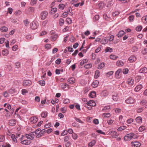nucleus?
Segmentation results:
<instances>
[{"instance_id": "1", "label": "nucleus", "mask_w": 147, "mask_h": 147, "mask_svg": "<svg viewBox=\"0 0 147 147\" xmlns=\"http://www.w3.org/2000/svg\"><path fill=\"white\" fill-rule=\"evenodd\" d=\"M136 136L134 134H128L126 135L124 138V140L125 141H127L129 140H131L132 138H135Z\"/></svg>"}, {"instance_id": "2", "label": "nucleus", "mask_w": 147, "mask_h": 147, "mask_svg": "<svg viewBox=\"0 0 147 147\" xmlns=\"http://www.w3.org/2000/svg\"><path fill=\"white\" fill-rule=\"evenodd\" d=\"M48 15L47 11H45L42 12L40 14V18L42 20L45 19Z\"/></svg>"}, {"instance_id": "3", "label": "nucleus", "mask_w": 147, "mask_h": 147, "mask_svg": "<svg viewBox=\"0 0 147 147\" xmlns=\"http://www.w3.org/2000/svg\"><path fill=\"white\" fill-rule=\"evenodd\" d=\"M125 102L127 103L131 104L134 103L135 102V100L132 97H130L125 100Z\"/></svg>"}, {"instance_id": "4", "label": "nucleus", "mask_w": 147, "mask_h": 147, "mask_svg": "<svg viewBox=\"0 0 147 147\" xmlns=\"http://www.w3.org/2000/svg\"><path fill=\"white\" fill-rule=\"evenodd\" d=\"M34 134L35 133L32 132L29 134H26V137L28 139L32 140L34 139V136H35Z\"/></svg>"}, {"instance_id": "5", "label": "nucleus", "mask_w": 147, "mask_h": 147, "mask_svg": "<svg viewBox=\"0 0 147 147\" xmlns=\"http://www.w3.org/2000/svg\"><path fill=\"white\" fill-rule=\"evenodd\" d=\"M38 23L34 21L32 22L30 24L31 28L33 30L36 29L38 27Z\"/></svg>"}, {"instance_id": "6", "label": "nucleus", "mask_w": 147, "mask_h": 147, "mask_svg": "<svg viewBox=\"0 0 147 147\" xmlns=\"http://www.w3.org/2000/svg\"><path fill=\"white\" fill-rule=\"evenodd\" d=\"M32 84V82L29 80H26L23 81V85L24 86H29Z\"/></svg>"}, {"instance_id": "7", "label": "nucleus", "mask_w": 147, "mask_h": 147, "mask_svg": "<svg viewBox=\"0 0 147 147\" xmlns=\"http://www.w3.org/2000/svg\"><path fill=\"white\" fill-rule=\"evenodd\" d=\"M86 105L88 106L93 107L95 106L96 105V104L95 102L92 100H90L87 103ZM86 104L85 105V106L86 107Z\"/></svg>"}, {"instance_id": "8", "label": "nucleus", "mask_w": 147, "mask_h": 147, "mask_svg": "<svg viewBox=\"0 0 147 147\" xmlns=\"http://www.w3.org/2000/svg\"><path fill=\"white\" fill-rule=\"evenodd\" d=\"M40 128H38L37 129H36L34 132L35 133V135H36V137L37 138H38L41 136V135L40 134Z\"/></svg>"}, {"instance_id": "9", "label": "nucleus", "mask_w": 147, "mask_h": 147, "mask_svg": "<svg viewBox=\"0 0 147 147\" xmlns=\"http://www.w3.org/2000/svg\"><path fill=\"white\" fill-rule=\"evenodd\" d=\"M35 8L34 7H30L27 10L26 13L28 14H30L31 13H33L34 11Z\"/></svg>"}, {"instance_id": "10", "label": "nucleus", "mask_w": 147, "mask_h": 147, "mask_svg": "<svg viewBox=\"0 0 147 147\" xmlns=\"http://www.w3.org/2000/svg\"><path fill=\"white\" fill-rule=\"evenodd\" d=\"M31 143V140H24L21 142V144L26 145H29Z\"/></svg>"}, {"instance_id": "11", "label": "nucleus", "mask_w": 147, "mask_h": 147, "mask_svg": "<svg viewBox=\"0 0 147 147\" xmlns=\"http://www.w3.org/2000/svg\"><path fill=\"white\" fill-rule=\"evenodd\" d=\"M16 121L15 119H12L9 120V125L11 126H13L15 125L16 123Z\"/></svg>"}, {"instance_id": "12", "label": "nucleus", "mask_w": 147, "mask_h": 147, "mask_svg": "<svg viewBox=\"0 0 147 147\" xmlns=\"http://www.w3.org/2000/svg\"><path fill=\"white\" fill-rule=\"evenodd\" d=\"M132 146L133 147H139L141 144L138 142H135L134 143H131Z\"/></svg>"}, {"instance_id": "13", "label": "nucleus", "mask_w": 147, "mask_h": 147, "mask_svg": "<svg viewBox=\"0 0 147 147\" xmlns=\"http://www.w3.org/2000/svg\"><path fill=\"white\" fill-rule=\"evenodd\" d=\"M67 81L69 83L73 84L75 83V80L74 78L71 77L68 79Z\"/></svg>"}, {"instance_id": "14", "label": "nucleus", "mask_w": 147, "mask_h": 147, "mask_svg": "<svg viewBox=\"0 0 147 147\" xmlns=\"http://www.w3.org/2000/svg\"><path fill=\"white\" fill-rule=\"evenodd\" d=\"M30 121L32 123H36L38 121V118L36 117H31L30 119Z\"/></svg>"}, {"instance_id": "15", "label": "nucleus", "mask_w": 147, "mask_h": 147, "mask_svg": "<svg viewBox=\"0 0 147 147\" xmlns=\"http://www.w3.org/2000/svg\"><path fill=\"white\" fill-rule=\"evenodd\" d=\"M99 83L98 81L95 80L92 83V85L94 88H95L98 86Z\"/></svg>"}, {"instance_id": "16", "label": "nucleus", "mask_w": 147, "mask_h": 147, "mask_svg": "<svg viewBox=\"0 0 147 147\" xmlns=\"http://www.w3.org/2000/svg\"><path fill=\"white\" fill-rule=\"evenodd\" d=\"M134 81L133 79L131 78H129L127 79V82L128 84L133 85L134 84Z\"/></svg>"}, {"instance_id": "17", "label": "nucleus", "mask_w": 147, "mask_h": 147, "mask_svg": "<svg viewBox=\"0 0 147 147\" xmlns=\"http://www.w3.org/2000/svg\"><path fill=\"white\" fill-rule=\"evenodd\" d=\"M136 60V57L134 55H132L130 57L129 59V60L130 62L132 63L135 61Z\"/></svg>"}, {"instance_id": "18", "label": "nucleus", "mask_w": 147, "mask_h": 147, "mask_svg": "<svg viewBox=\"0 0 147 147\" xmlns=\"http://www.w3.org/2000/svg\"><path fill=\"white\" fill-rule=\"evenodd\" d=\"M142 86L141 84L137 85L135 88V91L136 92H138L142 88Z\"/></svg>"}, {"instance_id": "19", "label": "nucleus", "mask_w": 147, "mask_h": 147, "mask_svg": "<svg viewBox=\"0 0 147 147\" xmlns=\"http://www.w3.org/2000/svg\"><path fill=\"white\" fill-rule=\"evenodd\" d=\"M125 33V32L123 30H121L118 32V34H117V36L118 37H121Z\"/></svg>"}, {"instance_id": "20", "label": "nucleus", "mask_w": 147, "mask_h": 147, "mask_svg": "<svg viewBox=\"0 0 147 147\" xmlns=\"http://www.w3.org/2000/svg\"><path fill=\"white\" fill-rule=\"evenodd\" d=\"M121 71V69H118L115 72V76L117 78H119L120 77L119 74L120 72Z\"/></svg>"}, {"instance_id": "21", "label": "nucleus", "mask_w": 147, "mask_h": 147, "mask_svg": "<svg viewBox=\"0 0 147 147\" xmlns=\"http://www.w3.org/2000/svg\"><path fill=\"white\" fill-rule=\"evenodd\" d=\"M139 72L142 73H146L147 72V68L146 67L142 68L139 70Z\"/></svg>"}, {"instance_id": "22", "label": "nucleus", "mask_w": 147, "mask_h": 147, "mask_svg": "<svg viewBox=\"0 0 147 147\" xmlns=\"http://www.w3.org/2000/svg\"><path fill=\"white\" fill-rule=\"evenodd\" d=\"M136 121L138 123H141L142 122V119L140 117H138L136 118Z\"/></svg>"}, {"instance_id": "23", "label": "nucleus", "mask_w": 147, "mask_h": 147, "mask_svg": "<svg viewBox=\"0 0 147 147\" xmlns=\"http://www.w3.org/2000/svg\"><path fill=\"white\" fill-rule=\"evenodd\" d=\"M108 92L106 90L103 91L101 93L102 96H106L108 95Z\"/></svg>"}, {"instance_id": "24", "label": "nucleus", "mask_w": 147, "mask_h": 147, "mask_svg": "<svg viewBox=\"0 0 147 147\" xmlns=\"http://www.w3.org/2000/svg\"><path fill=\"white\" fill-rule=\"evenodd\" d=\"M96 141L95 140H93L91 142H90L88 144V146L89 147H92L96 143Z\"/></svg>"}, {"instance_id": "25", "label": "nucleus", "mask_w": 147, "mask_h": 147, "mask_svg": "<svg viewBox=\"0 0 147 147\" xmlns=\"http://www.w3.org/2000/svg\"><path fill=\"white\" fill-rule=\"evenodd\" d=\"M58 36L57 34H55L51 37V39L52 41H54L56 40L57 38H58Z\"/></svg>"}, {"instance_id": "26", "label": "nucleus", "mask_w": 147, "mask_h": 147, "mask_svg": "<svg viewBox=\"0 0 147 147\" xmlns=\"http://www.w3.org/2000/svg\"><path fill=\"white\" fill-rule=\"evenodd\" d=\"M96 95V93L95 92L92 91L90 93L89 95V96L91 98H93Z\"/></svg>"}, {"instance_id": "27", "label": "nucleus", "mask_w": 147, "mask_h": 147, "mask_svg": "<svg viewBox=\"0 0 147 147\" xmlns=\"http://www.w3.org/2000/svg\"><path fill=\"white\" fill-rule=\"evenodd\" d=\"M108 39L106 38L102 40L101 41V42L102 44H106L108 42Z\"/></svg>"}, {"instance_id": "28", "label": "nucleus", "mask_w": 147, "mask_h": 147, "mask_svg": "<svg viewBox=\"0 0 147 147\" xmlns=\"http://www.w3.org/2000/svg\"><path fill=\"white\" fill-rule=\"evenodd\" d=\"M0 30L2 32H5L7 31L8 28L6 26H3L1 28Z\"/></svg>"}, {"instance_id": "29", "label": "nucleus", "mask_w": 147, "mask_h": 147, "mask_svg": "<svg viewBox=\"0 0 147 147\" xmlns=\"http://www.w3.org/2000/svg\"><path fill=\"white\" fill-rule=\"evenodd\" d=\"M116 65L117 66H120L124 65V63L121 61H119L117 62Z\"/></svg>"}, {"instance_id": "30", "label": "nucleus", "mask_w": 147, "mask_h": 147, "mask_svg": "<svg viewBox=\"0 0 147 147\" xmlns=\"http://www.w3.org/2000/svg\"><path fill=\"white\" fill-rule=\"evenodd\" d=\"M100 72L98 70H97L95 73V74L94 76V78L96 79L97 78L100 76Z\"/></svg>"}, {"instance_id": "31", "label": "nucleus", "mask_w": 147, "mask_h": 147, "mask_svg": "<svg viewBox=\"0 0 147 147\" xmlns=\"http://www.w3.org/2000/svg\"><path fill=\"white\" fill-rule=\"evenodd\" d=\"M47 112L46 111L42 112L41 114V116L42 118H45L47 116Z\"/></svg>"}, {"instance_id": "32", "label": "nucleus", "mask_w": 147, "mask_h": 147, "mask_svg": "<svg viewBox=\"0 0 147 147\" xmlns=\"http://www.w3.org/2000/svg\"><path fill=\"white\" fill-rule=\"evenodd\" d=\"M105 66V64L102 63L100 64L98 67V68L99 69H101L103 68Z\"/></svg>"}, {"instance_id": "33", "label": "nucleus", "mask_w": 147, "mask_h": 147, "mask_svg": "<svg viewBox=\"0 0 147 147\" xmlns=\"http://www.w3.org/2000/svg\"><path fill=\"white\" fill-rule=\"evenodd\" d=\"M2 54L3 55L6 56L8 54V51L7 50H3L2 52Z\"/></svg>"}, {"instance_id": "34", "label": "nucleus", "mask_w": 147, "mask_h": 147, "mask_svg": "<svg viewBox=\"0 0 147 147\" xmlns=\"http://www.w3.org/2000/svg\"><path fill=\"white\" fill-rule=\"evenodd\" d=\"M105 52L107 53L108 52H111L113 51V49L112 48L109 47H107L106 49H105Z\"/></svg>"}, {"instance_id": "35", "label": "nucleus", "mask_w": 147, "mask_h": 147, "mask_svg": "<svg viewBox=\"0 0 147 147\" xmlns=\"http://www.w3.org/2000/svg\"><path fill=\"white\" fill-rule=\"evenodd\" d=\"M118 94L113 95L112 96V99L115 101H117L118 99Z\"/></svg>"}, {"instance_id": "36", "label": "nucleus", "mask_w": 147, "mask_h": 147, "mask_svg": "<svg viewBox=\"0 0 147 147\" xmlns=\"http://www.w3.org/2000/svg\"><path fill=\"white\" fill-rule=\"evenodd\" d=\"M64 20L63 18H61L59 20V24L61 26H62L64 24Z\"/></svg>"}, {"instance_id": "37", "label": "nucleus", "mask_w": 147, "mask_h": 147, "mask_svg": "<svg viewBox=\"0 0 147 147\" xmlns=\"http://www.w3.org/2000/svg\"><path fill=\"white\" fill-rule=\"evenodd\" d=\"M147 100H143L140 102V104L142 105H145Z\"/></svg>"}, {"instance_id": "38", "label": "nucleus", "mask_w": 147, "mask_h": 147, "mask_svg": "<svg viewBox=\"0 0 147 147\" xmlns=\"http://www.w3.org/2000/svg\"><path fill=\"white\" fill-rule=\"evenodd\" d=\"M142 20L143 22L144 23H147V16H146L143 17L142 18Z\"/></svg>"}, {"instance_id": "39", "label": "nucleus", "mask_w": 147, "mask_h": 147, "mask_svg": "<svg viewBox=\"0 0 147 147\" xmlns=\"http://www.w3.org/2000/svg\"><path fill=\"white\" fill-rule=\"evenodd\" d=\"M110 109V106H106L104 107L102 109V111L103 112H106L109 109Z\"/></svg>"}, {"instance_id": "40", "label": "nucleus", "mask_w": 147, "mask_h": 147, "mask_svg": "<svg viewBox=\"0 0 147 147\" xmlns=\"http://www.w3.org/2000/svg\"><path fill=\"white\" fill-rule=\"evenodd\" d=\"M145 129V127L144 126H140L139 128V131L140 132H142L144 131Z\"/></svg>"}, {"instance_id": "41", "label": "nucleus", "mask_w": 147, "mask_h": 147, "mask_svg": "<svg viewBox=\"0 0 147 147\" xmlns=\"http://www.w3.org/2000/svg\"><path fill=\"white\" fill-rule=\"evenodd\" d=\"M102 116L104 117H109L111 116V115L109 113H104L102 114Z\"/></svg>"}, {"instance_id": "42", "label": "nucleus", "mask_w": 147, "mask_h": 147, "mask_svg": "<svg viewBox=\"0 0 147 147\" xmlns=\"http://www.w3.org/2000/svg\"><path fill=\"white\" fill-rule=\"evenodd\" d=\"M110 58L112 59L115 60L117 59L118 58V56L115 55H110Z\"/></svg>"}, {"instance_id": "43", "label": "nucleus", "mask_w": 147, "mask_h": 147, "mask_svg": "<svg viewBox=\"0 0 147 147\" xmlns=\"http://www.w3.org/2000/svg\"><path fill=\"white\" fill-rule=\"evenodd\" d=\"M104 3L102 2H100L98 4V6L100 8L102 9L104 6Z\"/></svg>"}, {"instance_id": "44", "label": "nucleus", "mask_w": 147, "mask_h": 147, "mask_svg": "<svg viewBox=\"0 0 147 147\" xmlns=\"http://www.w3.org/2000/svg\"><path fill=\"white\" fill-rule=\"evenodd\" d=\"M51 47V45L50 44H47L45 46V48L46 49H48Z\"/></svg>"}, {"instance_id": "45", "label": "nucleus", "mask_w": 147, "mask_h": 147, "mask_svg": "<svg viewBox=\"0 0 147 147\" xmlns=\"http://www.w3.org/2000/svg\"><path fill=\"white\" fill-rule=\"evenodd\" d=\"M92 67V64H89L87 65H84V67L86 69H88Z\"/></svg>"}, {"instance_id": "46", "label": "nucleus", "mask_w": 147, "mask_h": 147, "mask_svg": "<svg viewBox=\"0 0 147 147\" xmlns=\"http://www.w3.org/2000/svg\"><path fill=\"white\" fill-rule=\"evenodd\" d=\"M23 22L24 23V24L26 26H27L29 24L30 22L28 21V19H26L24 20Z\"/></svg>"}, {"instance_id": "47", "label": "nucleus", "mask_w": 147, "mask_h": 147, "mask_svg": "<svg viewBox=\"0 0 147 147\" xmlns=\"http://www.w3.org/2000/svg\"><path fill=\"white\" fill-rule=\"evenodd\" d=\"M65 7V5L63 4H60L59 5V8L61 9H63Z\"/></svg>"}, {"instance_id": "48", "label": "nucleus", "mask_w": 147, "mask_h": 147, "mask_svg": "<svg viewBox=\"0 0 147 147\" xmlns=\"http://www.w3.org/2000/svg\"><path fill=\"white\" fill-rule=\"evenodd\" d=\"M67 85V84L66 83H63L61 84V87L63 89H64L66 88Z\"/></svg>"}, {"instance_id": "49", "label": "nucleus", "mask_w": 147, "mask_h": 147, "mask_svg": "<svg viewBox=\"0 0 147 147\" xmlns=\"http://www.w3.org/2000/svg\"><path fill=\"white\" fill-rule=\"evenodd\" d=\"M72 136L74 140L76 139L78 137L77 134L75 133H73L72 134Z\"/></svg>"}, {"instance_id": "50", "label": "nucleus", "mask_w": 147, "mask_h": 147, "mask_svg": "<svg viewBox=\"0 0 147 147\" xmlns=\"http://www.w3.org/2000/svg\"><path fill=\"white\" fill-rule=\"evenodd\" d=\"M66 22L68 24H70L72 22V20L71 19L69 18H67L66 20Z\"/></svg>"}, {"instance_id": "51", "label": "nucleus", "mask_w": 147, "mask_h": 147, "mask_svg": "<svg viewBox=\"0 0 147 147\" xmlns=\"http://www.w3.org/2000/svg\"><path fill=\"white\" fill-rule=\"evenodd\" d=\"M38 82L39 84L42 86H44L45 85V82L44 80L39 81Z\"/></svg>"}, {"instance_id": "52", "label": "nucleus", "mask_w": 147, "mask_h": 147, "mask_svg": "<svg viewBox=\"0 0 147 147\" xmlns=\"http://www.w3.org/2000/svg\"><path fill=\"white\" fill-rule=\"evenodd\" d=\"M126 128V127L125 126H121L119 128L117 129V130L118 131H121L122 130H124Z\"/></svg>"}, {"instance_id": "53", "label": "nucleus", "mask_w": 147, "mask_h": 147, "mask_svg": "<svg viewBox=\"0 0 147 147\" xmlns=\"http://www.w3.org/2000/svg\"><path fill=\"white\" fill-rule=\"evenodd\" d=\"M113 71H109L106 74V75L107 76L109 77L113 74Z\"/></svg>"}, {"instance_id": "54", "label": "nucleus", "mask_w": 147, "mask_h": 147, "mask_svg": "<svg viewBox=\"0 0 147 147\" xmlns=\"http://www.w3.org/2000/svg\"><path fill=\"white\" fill-rule=\"evenodd\" d=\"M11 138L15 142H17V140L15 137V135L13 134H12L11 136Z\"/></svg>"}, {"instance_id": "55", "label": "nucleus", "mask_w": 147, "mask_h": 147, "mask_svg": "<svg viewBox=\"0 0 147 147\" xmlns=\"http://www.w3.org/2000/svg\"><path fill=\"white\" fill-rule=\"evenodd\" d=\"M142 28V26H138L136 28V30L137 31H140L141 30Z\"/></svg>"}, {"instance_id": "56", "label": "nucleus", "mask_w": 147, "mask_h": 147, "mask_svg": "<svg viewBox=\"0 0 147 147\" xmlns=\"http://www.w3.org/2000/svg\"><path fill=\"white\" fill-rule=\"evenodd\" d=\"M134 121V119H129L127 120V122L128 124H130Z\"/></svg>"}, {"instance_id": "57", "label": "nucleus", "mask_w": 147, "mask_h": 147, "mask_svg": "<svg viewBox=\"0 0 147 147\" xmlns=\"http://www.w3.org/2000/svg\"><path fill=\"white\" fill-rule=\"evenodd\" d=\"M18 47V46L16 45L12 47V49L13 51H16L17 50Z\"/></svg>"}, {"instance_id": "58", "label": "nucleus", "mask_w": 147, "mask_h": 147, "mask_svg": "<svg viewBox=\"0 0 147 147\" xmlns=\"http://www.w3.org/2000/svg\"><path fill=\"white\" fill-rule=\"evenodd\" d=\"M99 16L98 15H95L94 18L93 20L94 21H96L98 20Z\"/></svg>"}, {"instance_id": "59", "label": "nucleus", "mask_w": 147, "mask_h": 147, "mask_svg": "<svg viewBox=\"0 0 147 147\" xmlns=\"http://www.w3.org/2000/svg\"><path fill=\"white\" fill-rule=\"evenodd\" d=\"M37 0H32L30 2V5H34L36 4Z\"/></svg>"}, {"instance_id": "60", "label": "nucleus", "mask_w": 147, "mask_h": 147, "mask_svg": "<svg viewBox=\"0 0 147 147\" xmlns=\"http://www.w3.org/2000/svg\"><path fill=\"white\" fill-rule=\"evenodd\" d=\"M70 101L69 99L66 98L63 101V103L65 104H67L69 103Z\"/></svg>"}, {"instance_id": "61", "label": "nucleus", "mask_w": 147, "mask_h": 147, "mask_svg": "<svg viewBox=\"0 0 147 147\" xmlns=\"http://www.w3.org/2000/svg\"><path fill=\"white\" fill-rule=\"evenodd\" d=\"M119 11H116L113 13H112V15L113 16H115L119 15Z\"/></svg>"}, {"instance_id": "62", "label": "nucleus", "mask_w": 147, "mask_h": 147, "mask_svg": "<svg viewBox=\"0 0 147 147\" xmlns=\"http://www.w3.org/2000/svg\"><path fill=\"white\" fill-rule=\"evenodd\" d=\"M15 65L16 68H18L20 67V63L19 62H17L15 63Z\"/></svg>"}, {"instance_id": "63", "label": "nucleus", "mask_w": 147, "mask_h": 147, "mask_svg": "<svg viewBox=\"0 0 147 147\" xmlns=\"http://www.w3.org/2000/svg\"><path fill=\"white\" fill-rule=\"evenodd\" d=\"M142 53L144 55H146L147 53V48H145L144 50L142 51Z\"/></svg>"}, {"instance_id": "64", "label": "nucleus", "mask_w": 147, "mask_h": 147, "mask_svg": "<svg viewBox=\"0 0 147 147\" xmlns=\"http://www.w3.org/2000/svg\"><path fill=\"white\" fill-rule=\"evenodd\" d=\"M3 95L5 97H7L9 96V94L7 91L3 93Z\"/></svg>"}]
</instances>
